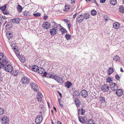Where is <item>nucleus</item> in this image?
Returning a JSON list of instances; mask_svg holds the SVG:
<instances>
[{
  "instance_id": "dca6fc26",
  "label": "nucleus",
  "mask_w": 124,
  "mask_h": 124,
  "mask_svg": "<svg viewBox=\"0 0 124 124\" xmlns=\"http://www.w3.org/2000/svg\"><path fill=\"white\" fill-rule=\"evenodd\" d=\"M120 26V24L117 22H116L113 24V27L115 29H118Z\"/></svg>"
},
{
  "instance_id": "a211bd4d",
  "label": "nucleus",
  "mask_w": 124,
  "mask_h": 124,
  "mask_svg": "<svg viewBox=\"0 0 124 124\" xmlns=\"http://www.w3.org/2000/svg\"><path fill=\"white\" fill-rule=\"evenodd\" d=\"M72 85V83L69 81H67L65 83V86L69 88Z\"/></svg>"
},
{
  "instance_id": "c85d7f7f",
  "label": "nucleus",
  "mask_w": 124,
  "mask_h": 124,
  "mask_svg": "<svg viewBox=\"0 0 124 124\" xmlns=\"http://www.w3.org/2000/svg\"><path fill=\"white\" fill-rule=\"evenodd\" d=\"M75 101L76 104L78 105L81 104V102L78 98H76L75 99Z\"/></svg>"
},
{
  "instance_id": "de8ad7c7",
  "label": "nucleus",
  "mask_w": 124,
  "mask_h": 124,
  "mask_svg": "<svg viewBox=\"0 0 124 124\" xmlns=\"http://www.w3.org/2000/svg\"><path fill=\"white\" fill-rule=\"evenodd\" d=\"M81 111V114L82 115H85V110H82Z\"/></svg>"
},
{
  "instance_id": "f3484780",
  "label": "nucleus",
  "mask_w": 124,
  "mask_h": 124,
  "mask_svg": "<svg viewBox=\"0 0 124 124\" xmlns=\"http://www.w3.org/2000/svg\"><path fill=\"white\" fill-rule=\"evenodd\" d=\"M39 68L38 66L37 65H35L32 67L31 69L33 71L38 72Z\"/></svg>"
},
{
  "instance_id": "680f3d73",
  "label": "nucleus",
  "mask_w": 124,
  "mask_h": 124,
  "mask_svg": "<svg viewBox=\"0 0 124 124\" xmlns=\"http://www.w3.org/2000/svg\"><path fill=\"white\" fill-rule=\"evenodd\" d=\"M68 28L69 29V30H70V28L71 27V25L69 23L68 24Z\"/></svg>"
},
{
  "instance_id": "49530a36",
  "label": "nucleus",
  "mask_w": 124,
  "mask_h": 124,
  "mask_svg": "<svg viewBox=\"0 0 124 124\" xmlns=\"http://www.w3.org/2000/svg\"><path fill=\"white\" fill-rule=\"evenodd\" d=\"M4 67L3 64L2 62H0V69Z\"/></svg>"
},
{
  "instance_id": "79ce46f5",
  "label": "nucleus",
  "mask_w": 124,
  "mask_h": 124,
  "mask_svg": "<svg viewBox=\"0 0 124 124\" xmlns=\"http://www.w3.org/2000/svg\"><path fill=\"white\" fill-rule=\"evenodd\" d=\"M33 15L37 17L40 16L41 15L40 13H34Z\"/></svg>"
},
{
  "instance_id": "20e7f679",
  "label": "nucleus",
  "mask_w": 124,
  "mask_h": 124,
  "mask_svg": "<svg viewBox=\"0 0 124 124\" xmlns=\"http://www.w3.org/2000/svg\"><path fill=\"white\" fill-rule=\"evenodd\" d=\"M85 19V16L82 15H79L77 17L76 22L79 23H81L83 22Z\"/></svg>"
},
{
  "instance_id": "a19ab883",
  "label": "nucleus",
  "mask_w": 124,
  "mask_h": 124,
  "mask_svg": "<svg viewBox=\"0 0 124 124\" xmlns=\"http://www.w3.org/2000/svg\"><path fill=\"white\" fill-rule=\"evenodd\" d=\"M4 112V109L2 108H0V115H2L3 114Z\"/></svg>"
},
{
  "instance_id": "423d86ee",
  "label": "nucleus",
  "mask_w": 124,
  "mask_h": 124,
  "mask_svg": "<svg viewBox=\"0 0 124 124\" xmlns=\"http://www.w3.org/2000/svg\"><path fill=\"white\" fill-rule=\"evenodd\" d=\"M31 88L35 91L39 90V88L37 84L34 83H31Z\"/></svg>"
},
{
  "instance_id": "72a5a7b5",
  "label": "nucleus",
  "mask_w": 124,
  "mask_h": 124,
  "mask_svg": "<svg viewBox=\"0 0 124 124\" xmlns=\"http://www.w3.org/2000/svg\"><path fill=\"white\" fill-rule=\"evenodd\" d=\"M91 13L92 16H94L96 15L97 12L95 10L93 9L91 11Z\"/></svg>"
},
{
  "instance_id": "7c9ffc66",
  "label": "nucleus",
  "mask_w": 124,
  "mask_h": 124,
  "mask_svg": "<svg viewBox=\"0 0 124 124\" xmlns=\"http://www.w3.org/2000/svg\"><path fill=\"white\" fill-rule=\"evenodd\" d=\"M11 74L13 75L16 76L18 75V73L17 70H15L11 73Z\"/></svg>"
},
{
  "instance_id": "b1692460",
  "label": "nucleus",
  "mask_w": 124,
  "mask_h": 124,
  "mask_svg": "<svg viewBox=\"0 0 124 124\" xmlns=\"http://www.w3.org/2000/svg\"><path fill=\"white\" fill-rule=\"evenodd\" d=\"M83 16H85V18L86 19H88L90 17V15L88 13H86L84 14Z\"/></svg>"
},
{
  "instance_id": "e2e57ef3",
  "label": "nucleus",
  "mask_w": 124,
  "mask_h": 124,
  "mask_svg": "<svg viewBox=\"0 0 124 124\" xmlns=\"http://www.w3.org/2000/svg\"><path fill=\"white\" fill-rule=\"evenodd\" d=\"M80 104H79L78 105L77 104H76V107H77V109L78 108V107H79V106L80 105Z\"/></svg>"
},
{
  "instance_id": "c9c22d12",
  "label": "nucleus",
  "mask_w": 124,
  "mask_h": 124,
  "mask_svg": "<svg viewBox=\"0 0 124 124\" xmlns=\"http://www.w3.org/2000/svg\"><path fill=\"white\" fill-rule=\"evenodd\" d=\"M120 57L117 55H116L114 56L113 58V60L116 61H117V60H118L120 59Z\"/></svg>"
},
{
  "instance_id": "f8f14e48",
  "label": "nucleus",
  "mask_w": 124,
  "mask_h": 124,
  "mask_svg": "<svg viewBox=\"0 0 124 124\" xmlns=\"http://www.w3.org/2000/svg\"><path fill=\"white\" fill-rule=\"evenodd\" d=\"M81 93L82 96L83 97L86 98L87 96L88 93L85 89H83Z\"/></svg>"
},
{
  "instance_id": "f704fd0d",
  "label": "nucleus",
  "mask_w": 124,
  "mask_h": 124,
  "mask_svg": "<svg viewBox=\"0 0 124 124\" xmlns=\"http://www.w3.org/2000/svg\"><path fill=\"white\" fill-rule=\"evenodd\" d=\"M23 9V8L20 5H18L17 8V9L18 11L20 12H21L22 11V10Z\"/></svg>"
},
{
  "instance_id": "4468645a",
  "label": "nucleus",
  "mask_w": 124,
  "mask_h": 124,
  "mask_svg": "<svg viewBox=\"0 0 124 124\" xmlns=\"http://www.w3.org/2000/svg\"><path fill=\"white\" fill-rule=\"evenodd\" d=\"M20 21V19L18 17H16L13 18L12 22L14 23L17 24L19 23Z\"/></svg>"
},
{
  "instance_id": "e433bc0d",
  "label": "nucleus",
  "mask_w": 124,
  "mask_h": 124,
  "mask_svg": "<svg viewBox=\"0 0 124 124\" xmlns=\"http://www.w3.org/2000/svg\"><path fill=\"white\" fill-rule=\"evenodd\" d=\"M94 121L93 119H90L88 121L87 124H92V123L94 124Z\"/></svg>"
},
{
  "instance_id": "ddd939ff",
  "label": "nucleus",
  "mask_w": 124,
  "mask_h": 124,
  "mask_svg": "<svg viewBox=\"0 0 124 124\" xmlns=\"http://www.w3.org/2000/svg\"><path fill=\"white\" fill-rule=\"evenodd\" d=\"M116 90V95L119 96H121L123 94V91L122 90L119 89H117Z\"/></svg>"
},
{
  "instance_id": "39448f33",
  "label": "nucleus",
  "mask_w": 124,
  "mask_h": 124,
  "mask_svg": "<svg viewBox=\"0 0 124 124\" xmlns=\"http://www.w3.org/2000/svg\"><path fill=\"white\" fill-rule=\"evenodd\" d=\"M13 69V67L10 65L8 64L5 67V70L8 72L10 73L12 72Z\"/></svg>"
},
{
  "instance_id": "c03bdc74",
  "label": "nucleus",
  "mask_w": 124,
  "mask_h": 124,
  "mask_svg": "<svg viewBox=\"0 0 124 124\" xmlns=\"http://www.w3.org/2000/svg\"><path fill=\"white\" fill-rule=\"evenodd\" d=\"M4 55L2 53H0V60L4 57Z\"/></svg>"
},
{
  "instance_id": "5fc2aeb1",
  "label": "nucleus",
  "mask_w": 124,
  "mask_h": 124,
  "mask_svg": "<svg viewBox=\"0 0 124 124\" xmlns=\"http://www.w3.org/2000/svg\"><path fill=\"white\" fill-rule=\"evenodd\" d=\"M57 93H58L59 96L61 97H62V94L59 91H57Z\"/></svg>"
},
{
  "instance_id": "338daca9",
  "label": "nucleus",
  "mask_w": 124,
  "mask_h": 124,
  "mask_svg": "<svg viewBox=\"0 0 124 124\" xmlns=\"http://www.w3.org/2000/svg\"><path fill=\"white\" fill-rule=\"evenodd\" d=\"M47 75V72H45L43 75L44 76H46Z\"/></svg>"
},
{
  "instance_id": "8fccbe9b",
  "label": "nucleus",
  "mask_w": 124,
  "mask_h": 124,
  "mask_svg": "<svg viewBox=\"0 0 124 124\" xmlns=\"http://www.w3.org/2000/svg\"><path fill=\"white\" fill-rule=\"evenodd\" d=\"M78 14L77 13V12H76L73 16V18H74V19L78 15Z\"/></svg>"
},
{
  "instance_id": "774afa93",
  "label": "nucleus",
  "mask_w": 124,
  "mask_h": 124,
  "mask_svg": "<svg viewBox=\"0 0 124 124\" xmlns=\"http://www.w3.org/2000/svg\"><path fill=\"white\" fill-rule=\"evenodd\" d=\"M53 108H54V109L55 110V111L56 112H57V111H56V108H55V107H54V106L53 107Z\"/></svg>"
},
{
  "instance_id": "2f4dec72",
  "label": "nucleus",
  "mask_w": 124,
  "mask_h": 124,
  "mask_svg": "<svg viewBox=\"0 0 124 124\" xmlns=\"http://www.w3.org/2000/svg\"><path fill=\"white\" fill-rule=\"evenodd\" d=\"M119 11L121 13H123L124 12V8L122 6H120Z\"/></svg>"
},
{
  "instance_id": "412c9836",
  "label": "nucleus",
  "mask_w": 124,
  "mask_h": 124,
  "mask_svg": "<svg viewBox=\"0 0 124 124\" xmlns=\"http://www.w3.org/2000/svg\"><path fill=\"white\" fill-rule=\"evenodd\" d=\"M23 13L24 16H29L31 15V13L29 11H25Z\"/></svg>"
},
{
  "instance_id": "1a4fd4ad",
  "label": "nucleus",
  "mask_w": 124,
  "mask_h": 124,
  "mask_svg": "<svg viewBox=\"0 0 124 124\" xmlns=\"http://www.w3.org/2000/svg\"><path fill=\"white\" fill-rule=\"evenodd\" d=\"M101 89L103 92H105L108 91L109 90V88L107 85L105 84L102 85Z\"/></svg>"
},
{
  "instance_id": "052dcab7",
  "label": "nucleus",
  "mask_w": 124,
  "mask_h": 124,
  "mask_svg": "<svg viewBox=\"0 0 124 124\" xmlns=\"http://www.w3.org/2000/svg\"><path fill=\"white\" fill-rule=\"evenodd\" d=\"M59 105L61 107H63V104L61 103H59Z\"/></svg>"
},
{
  "instance_id": "4c0bfd02",
  "label": "nucleus",
  "mask_w": 124,
  "mask_h": 124,
  "mask_svg": "<svg viewBox=\"0 0 124 124\" xmlns=\"http://www.w3.org/2000/svg\"><path fill=\"white\" fill-rule=\"evenodd\" d=\"M6 8V5L4 6H2L1 7H0V9L1 10V11L3 12L5 10Z\"/></svg>"
},
{
  "instance_id": "6ab92c4d",
  "label": "nucleus",
  "mask_w": 124,
  "mask_h": 124,
  "mask_svg": "<svg viewBox=\"0 0 124 124\" xmlns=\"http://www.w3.org/2000/svg\"><path fill=\"white\" fill-rule=\"evenodd\" d=\"M79 120V121L82 124L84 123L85 120V118L82 116H79L78 118Z\"/></svg>"
},
{
  "instance_id": "9b49d317",
  "label": "nucleus",
  "mask_w": 124,
  "mask_h": 124,
  "mask_svg": "<svg viewBox=\"0 0 124 124\" xmlns=\"http://www.w3.org/2000/svg\"><path fill=\"white\" fill-rule=\"evenodd\" d=\"M54 80L59 83L62 84L64 82L63 80V79L59 76H56Z\"/></svg>"
},
{
  "instance_id": "4be33fe9",
  "label": "nucleus",
  "mask_w": 124,
  "mask_h": 124,
  "mask_svg": "<svg viewBox=\"0 0 124 124\" xmlns=\"http://www.w3.org/2000/svg\"><path fill=\"white\" fill-rule=\"evenodd\" d=\"M21 62H24L26 61L24 57L20 56L18 58Z\"/></svg>"
},
{
  "instance_id": "0e129e2a",
  "label": "nucleus",
  "mask_w": 124,
  "mask_h": 124,
  "mask_svg": "<svg viewBox=\"0 0 124 124\" xmlns=\"http://www.w3.org/2000/svg\"><path fill=\"white\" fill-rule=\"evenodd\" d=\"M75 0H71V3H72L75 2Z\"/></svg>"
},
{
  "instance_id": "6e6552de",
  "label": "nucleus",
  "mask_w": 124,
  "mask_h": 124,
  "mask_svg": "<svg viewBox=\"0 0 124 124\" xmlns=\"http://www.w3.org/2000/svg\"><path fill=\"white\" fill-rule=\"evenodd\" d=\"M42 117L41 116H38L36 118L35 121L36 124L40 123L42 121Z\"/></svg>"
},
{
  "instance_id": "37998d69",
  "label": "nucleus",
  "mask_w": 124,
  "mask_h": 124,
  "mask_svg": "<svg viewBox=\"0 0 124 124\" xmlns=\"http://www.w3.org/2000/svg\"><path fill=\"white\" fill-rule=\"evenodd\" d=\"M115 77L116 79L118 80H120V77L118 75H116Z\"/></svg>"
},
{
  "instance_id": "6e6d98bb",
  "label": "nucleus",
  "mask_w": 124,
  "mask_h": 124,
  "mask_svg": "<svg viewBox=\"0 0 124 124\" xmlns=\"http://www.w3.org/2000/svg\"><path fill=\"white\" fill-rule=\"evenodd\" d=\"M94 0V3H95L96 4V5H97V6L98 7H99V5H98L97 3V2L96 1V0Z\"/></svg>"
},
{
  "instance_id": "c756f323",
  "label": "nucleus",
  "mask_w": 124,
  "mask_h": 124,
  "mask_svg": "<svg viewBox=\"0 0 124 124\" xmlns=\"http://www.w3.org/2000/svg\"><path fill=\"white\" fill-rule=\"evenodd\" d=\"M99 99L101 101V103L105 102V99L104 97L102 96H100Z\"/></svg>"
},
{
  "instance_id": "09e8293b",
  "label": "nucleus",
  "mask_w": 124,
  "mask_h": 124,
  "mask_svg": "<svg viewBox=\"0 0 124 124\" xmlns=\"http://www.w3.org/2000/svg\"><path fill=\"white\" fill-rule=\"evenodd\" d=\"M12 37V35H7L8 39L9 40L11 39Z\"/></svg>"
},
{
  "instance_id": "7ed1b4c3",
  "label": "nucleus",
  "mask_w": 124,
  "mask_h": 124,
  "mask_svg": "<svg viewBox=\"0 0 124 124\" xmlns=\"http://www.w3.org/2000/svg\"><path fill=\"white\" fill-rule=\"evenodd\" d=\"M110 87L111 89L113 91H115L118 88L117 84L113 82H111L110 83Z\"/></svg>"
},
{
  "instance_id": "58836bf2",
  "label": "nucleus",
  "mask_w": 124,
  "mask_h": 124,
  "mask_svg": "<svg viewBox=\"0 0 124 124\" xmlns=\"http://www.w3.org/2000/svg\"><path fill=\"white\" fill-rule=\"evenodd\" d=\"M50 77L51 78H53L54 79L56 77L55 75L54 74V73H52V74H50Z\"/></svg>"
},
{
  "instance_id": "393cba45",
  "label": "nucleus",
  "mask_w": 124,
  "mask_h": 124,
  "mask_svg": "<svg viewBox=\"0 0 124 124\" xmlns=\"http://www.w3.org/2000/svg\"><path fill=\"white\" fill-rule=\"evenodd\" d=\"M65 36V38H66V39L67 40H70L71 37V35L68 34H66Z\"/></svg>"
},
{
  "instance_id": "ea45409f",
  "label": "nucleus",
  "mask_w": 124,
  "mask_h": 124,
  "mask_svg": "<svg viewBox=\"0 0 124 124\" xmlns=\"http://www.w3.org/2000/svg\"><path fill=\"white\" fill-rule=\"evenodd\" d=\"M15 53L16 54V55L18 57V58L19 57V56H20L19 54V52L18 50H16V51L15 52Z\"/></svg>"
},
{
  "instance_id": "2eb2a0df",
  "label": "nucleus",
  "mask_w": 124,
  "mask_h": 124,
  "mask_svg": "<svg viewBox=\"0 0 124 124\" xmlns=\"http://www.w3.org/2000/svg\"><path fill=\"white\" fill-rule=\"evenodd\" d=\"M57 30L55 29H54L53 28L50 30L49 32L51 35L52 36H54L57 33Z\"/></svg>"
},
{
  "instance_id": "3c124183",
  "label": "nucleus",
  "mask_w": 124,
  "mask_h": 124,
  "mask_svg": "<svg viewBox=\"0 0 124 124\" xmlns=\"http://www.w3.org/2000/svg\"><path fill=\"white\" fill-rule=\"evenodd\" d=\"M78 116H79L81 113V110L80 109H78Z\"/></svg>"
},
{
  "instance_id": "cd10ccee",
  "label": "nucleus",
  "mask_w": 124,
  "mask_h": 124,
  "mask_svg": "<svg viewBox=\"0 0 124 124\" xmlns=\"http://www.w3.org/2000/svg\"><path fill=\"white\" fill-rule=\"evenodd\" d=\"M2 63L3 64L4 66L6 65L8 63V61L6 59H3L2 60Z\"/></svg>"
},
{
  "instance_id": "69168bd1",
  "label": "nucleus",
  "mask_w": 124,
  "mask_h": 124,
  "mask_svg": "<svg viewBox=\"0 0 124 124\" xmlns=\"http://www.w3.org/2000/svg\"><path fill=\"white\" fill-rule=\"evenodd\" d=\"M57 123L58 124H62L59 121H58Z\"/></svg>"
},
{
  "instance_id": "a878e982",
  "label": "nucleus",
  "mask_w": 124,
  "mask_h": 124,
  "mask_svg": "<svg viewBox=\"0 0 124 124\" xmlns=\"http://www.w3.org/2000/svg\"><path fill=\"white\" fill-rule=\"evenodd\" d=\"M60 31H61L62 34H64V33H67V31L66 29L63 28H62L60 29Z\"/></svg>"
},
{
  "instance_id": "13d9d810",
  "label": "nucleus",
  "mask_w": 124,
  "mask_h": 124,
  "mask_svg": "<svg viewBox=\"0 0 124 124\" xmlns=\"http://www.w3.org/2000/svg\"><path fill=\"white\" fill-rule=\"evenodd\" d=\"M38 97H39V98H40L42 100V98L43 97V96L42 94L39 95Z\"/></svg>"
},
{
  "instance_id": "a18cd8bd",
  "label": "nucleus",
  "mask_w": 124,
  "mask_h": 124,
  "mask_svg": "<svg viewBox=\"0 0 124 124\" xmlns=\"http://www.w3.org/2000/svg\"><path fill=\"white\" fill-rule=\"evenodd\" d=\"M106 82L109 83L111 81V79L110 77H109L108 78H107L106 79Z\"/></svg>"
},
{
  "instance_id": "864d4df0",
  "label": "nucleus",
  "mask_w": 124,
  "mask_h": 124,
  "mask_svg": "<svg viewBox=\"0 0 124 124\" xmlns=\"http://www.w3.org/2000/svg\"><path fill=\"white\" fill-rule=\"evenodd\" d=\"M37 100L38 101H42V100L39 97H37Z\"/></svg>"
},
{
  "instance_id": "473e14b6",
  "label": "nucleus",
  "mask_w": 124,
  "mask_h": 124,
  "mask_svg": "<svg viewBox=\"0 0 124 124\" xmlns=\"http://www.w3.org/2000/svg\"><path fill=\"white\" fill-rule=\"evenodd\" d=\"M73 93L74 94L73 95H75L76 96H79L80 94L79 92L77 91H75Z\"/></svg>"
},
{
  "instance_id": "f257e3e1",
  "label": "nucleus",
  "mask_w": 124,
  "mask_h": 124,
  "mask_svg": "<svg viewBox=\"0 0 124 124\" xmlns=\"http://www.w3.org/2000/svg\"><path fill=\"white\" fill-rule=\"evenodd\" d=\"M9 121L7 116H4L1 118L0 121L2 124H7Z\"/></svg>"
},
{
  "instance_id": "9d476101",
  "label": "nucleus",
  "mask_w": 124,
  "mask_h": 124,
  "mask_svg": "<svg viewBox=\"0 0 124 124\" xmlns=\"http://www.w3.org/2000/svg\"><path fill=\"white\" fill-rule=\"evenodd\" d=\"M52 23L53 24L52 26V28L55 29L56 30L59 29L61 27L60 24H57L54 22H53Z\"/></svg>"
},
{
  "instance_id": "0eeeda50",
  "label": "nucleus",
  "mask_w": 124,
  "mask_h": 124,
  "mask_svg": "<svg viewBox=\"0 0 124 124\" xmlns=\"http://www.w3.org/2000/svg\"><path fill=\"white\" fill-rule=\"evenodd\" d=\"M51 27L50 23L47 22H45L43 24V27L45 29H48L50 28Z\"/></svg>"
},
{
  "instance_id": "bb28decb",
  "label": "nucleus",
  "mask_w": 124,
  "mask_h": 124,
  "mask_svg": "<svg viewBox=\"0 0 124 124\" xmlns=\"http://www.w3.org/2000/svg\"><path fill=\"white\" fill-rule=\"evenodd\" d=\"M110 3L111 5H115L117 3L116 0H110Z\"/></svg>"
},
{
  "instance_id": "4d7b16f0",
  "label": "nucleus",
  "mask_w": 124,
  "mask_h": 124,
  "mask_svg": "<svg viewBox=\"0 0 124 124\" xmlns=\"http://www.w3.org/2000/svg\"><path fill=\"white\" fill-rule=\"evenodd\" d=\"M106 0H100V2L101 3H104Z\"/></svg>"
},
{
  "instance_id": "bf43d9fd",
  "label": "nucleus",
  "mask_w": 124,
  "mask_h": 124,
  "mask_svg": "<svg viewBox=\"0 0 124 124\" xmlns=\"http://www.w3.org/2000/svg\"><path fill=\"white\" fill-rule=\"evenodd\" d=\"M42 93H41L40 92H38L37 95H38V96L39 95L42 94Z\"/></svg>"
},
{
  "instance_id": "f03ea898",
  "label": "nucleus",
  "mask_w": 124,
  "mask_h": 124,
  "mask_svg": "<svg viewBox=\"0 0 124 124\" xmlns=\"http://www.w3.org/2000/svg\"><path fill=\"white\" fill-rule=\"evenodd\" d=\"M29 79L26 77H24L22 78L20 83L23 85L28 84L29 83Z\"/></svg>"
},
{
  "instance_id": "603ef678",
  "label": "nucleus",
  "mask_w": 124,
  "mask_h": 124,
  "mask_svg": "<svg viewBox=\"0 0 124 124\" xmlns=\"http://www.w3.org/2000/svg\"><path fill=\"white\" fill-rule=\"evenodd\" d=\"M3 12V13L5 15H7L8 14V12H6L5 11H5H3V12Z\"/></svg>"
},
{
  "instance_id": "5701e85b",
  "label": "nucleus",
  "mask_w": 124,
  "mask_h": 124,
  "mask_svg": "<svg viewBox=\"0 0 124 124\" xmlns=\"http://www.w3.org/2000/svg\"><path fill=\"white\" fill-rule=\"evenodd\" d=\"M44 71V69L43 68H38V73L39 74H42L43 73V71Z\"/></svg>"
},
{
  "instance_id": "aec40b11",
  "label": "nucleus",
  "mask_w": 124,
  "mask_h": 124,
  "mask_svg": "<svg viewBox=\"0 0 124 124\" xmlns=\"http://www.w3.org/2000/svg\"><path fill=\"white\" fill-rule=\"evenodd\" d=\"M114 70L113 68L111 67H110L108 70V74L109 75L114 72Z\"/></svg>"
}]
</instances>
